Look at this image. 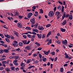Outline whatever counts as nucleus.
<instances>
[{
    "label": "nucleus",
    "mask_w": 73,
    "mask_h": 73,
    "mask_svg": "<svg viewBox=\"0 0 73 73\" xmlns=\"http://www.w3.org/2000/svg\"><path fill=\"white\" fill-rule=\"evenodd\" d=\"M37 54H34L33 55V57H36V56H37Z\"/></svg>",
    "instance_id": "obj_62"
},
{
    "label": "nucleus",
    "mask_w": 73,
    "mask_h": 73,
    "mask_svg": "<svg viewBox=\"0 0 73 73\" xmlns=\"http://www.w3.org/2000/svg\"><path fill=\"white\" fill-rule=\"evenodd\" d=\"M27 36H28V37H29V38H31V36L29 34H28Z\"/></svg>",
    "instance_id": "obj_50"
},
{
    "label": "nucleus",
    "mask_w": 73,
    "mask_h": 73,
    "mask_svg": "<svg viewBox=\"0 0 73 73\" xmlns=\"http://www.w3.org/2000/svg\"><path fill=\"white\" fill-rule=\"evenodd\" d=\"M69 14H67L66 15H65V18H68V17H69Z\"/></svg>",
    "instance_id": "obj_43"
},
{
    "label": "nucleus",
    "mask_w": 73,
    "mask_h": 73,
    "mask_svg": "<svg viewBox=\"0 0 73 73\" xmlns=\"http://www.w3.org/2000/svg\"><path fill=\"white\" fill-rule=\"evenodd\" d=\"M50 52V50H49L48 52L46 51H44V52L46 55H48L49 53V52Z\"/></svg>",
    "instance_id": "obj_12"
},
{
    "label": "nucleus",
    "mask_w": 73,
    "mask_h": 73,
    "mask_svg": "<svg viewBox=\"0 0 73 73\" xmlns=\"http://www.w3.org/2000/svg\"><path fill=\"white\" fill-rule=\"evenodd\" d=\"M49 43H50V44H52V39H50L49 41Z\"/></svg>",
    "instance_id": "obj_55"
},
{
    "label": "nucleus",
    "mask_w": 73,
    "mask_h": 73,
    "mask_svg": "<svg viewBox=\"0 0 73 73\" xmlns=\"http://www.w3.org/2000/svg\"><path fill=\"white\" fill-rule=\"evenodd\" d=\"M23 42L24 44H27V40H23Z\"/></svg>",
    "instance_id": "obj_26"
},
{
    "label": "nucleus",
    "mask_w": 73,
    "mask_h": 73,
    "mask_svg": "<svg viewBox=\"0 0 73 73\" xmlns=\"http://www.w3.org/2000/svg\"><path fill=\"white\" fill-rule=\"evenodd\" d=\"M19 17L20 19H22V18H23V16H19Z\"/></svg>",
    "instance_id": "obj_42"
},
{
    "label": "nucleus",
    "mask_w": 73,
    "mask_h": 73,
    "mask_svg": "<svg viewBox=\"0 0 73 73\" xmlns=\"http://www.w3.org/2000/svg\"><path fill=\"white\" fill-rule=\"evenodd\" d=\"M18 42H17V41L16 40L14 41L12 43V45L15 47H16V46H17V45H18V43H17Z\"/></svg>",
    "instance_id": "obj_2"
},
{
    "label": "nucleus",
    "mask_w": 73,
    "mask_h": 73,
    "mask_svg": "<svg viewBox=\"0 0 73 73\" xmlns=\"http://www.w3.org/2000/svg\"><path fill=\"white\" fill-rule=\"evenodd\" d=\"M39 30L43 31L44 29V28L42 26H38V27Z\"/></svg>",
    "instance_id": "obj_3"
},
{
    "label": "nucleus",
    "mask_w": 73,
    "mask_h": 73,
    "mask_svg": "<svg viewBox=\"0 0 73 73\" xmlns=\"http://www.w3.org/2000/svg\"><path fill=\"white\" fill-rule=\"evenodd\" d=\"M64 71V69L63 68H60V71L61 72H62Z\"/></svg>",
    "instance_id": "obj_35"
},
{
    "label": "nucleus",
    "mask_w": 73,
    "mask_h": 73,
    "mask_svg": "<svg viewBox=\"0 0 73 73\" xmlns=\"http://www.w3.org/2000/svg\"><path fill=\"white\" fill-rule=\"evenodd\" d=\"M19 46H21L23 45V43L22 42H20L19 43Z\"/></svg>",
    "instance_id": "obj_24"
},
{
    "label": "nucleus",
    "mask_w": 73,
    "mask_h": 73,
    "mask_svg": "<svg viewBox=\"0 0 73 73\" xmlns=\"http://www.w3.org/2000/svg\"><path fill=\"white\" fill-rule=\"evenodd\" d=\"M3 51L5 53H8V52H9L8 50L7 49H4V50Z\"/></svg>",
    "instance_id": "obj_23"
},
{
    "label": "nucleus",
    "mask_w": 73,
    "mask_h": 73,
    "mask_svg": "<svg viewBox=\"0 0 73 73\" xmlns=\"http://www.w3.org/2000/svg\"><path fill=\"white\" fill-rule=\"evenodd\" d=\"M46 35L45 34H43L42 35V38H45Z\"/></svg>",
    "instance_id": "obj_44"
},
{
    "label": "nucleus",
    "mask_w": 73,
    "mask_h": 73,
    "mask_svg": "<svg viewBox=\"0 0 73 73\" xmlns=\"http://www.w3.org/2000/svg\"><path fill=\"white\" fill-rule=\"evenodd\" d=\"M61 9V7L60 5L59 6L57 7V9Z\"/></svg>",
    "instance_id": "obj_36"
},
{
    "label": "nucleus",
    "mask_w": 73,
    "mask_h": 73,
    "mask_svg": "<svg viewBox=\"0 0 73 73\" xmlns=\"http://www.w3.org/2000/svg\"><path fill=\"white\" fill-rule=\"evenodd\" d=\"M11 69L12 70H15V67H11Z\"/></svg>",
    "instance_id": "obj_37"
},
{
    "label": "nucleus",
    "mask_w": 73,
    "mask_h": 73,
    "mask_svg": "<svg viewBox=\"0 0 73 73\" xmlns=\"http://www.w3.org/2000/svg\"><path fill=\"white\" fill-rule=\"evenodd\" d=\"M4 69L3 67H1L0 68V70H4Z\"/></svg>",
    "instance_id": "obj_51"
},
{
    "label": "nucleus",
    "mask_w": 73,
    "mask_h": 73,
    "mask_svg": "<svg viewBox=\"0 0 73 73\" xmlns=\"http://www.w3.org/2000/svg\"><path fill=\"white\" fill-rule=\"evenodd\" d=\"M17 60H15L13 61V63H17Z\"/></svg>",
    "instance_id": "obj_52"
},
{
    "label": "nucleus",
    "mask_w": 73,
    "mask_h": 73,
    "mask_svg": "<svg viewBox=\"0 0 73 73\" xmlns=\"http://www.w3.org/2000/svg\"><path fill=\"white\" fill-rule=\"evenodd\" d=\"M46 58H44L42 59V60L43 61H44V62L46 61Z\"/></svg>",
    "instance_id": "obj_32"
},
{
    "label": "nucleus",
    "mask_w": 73,
    "mask_h": 73,
    "mask_svg": "<svg viewBox=\"0 0 73 73\" xmlns=\"http://www.w3.org/2000/svg\"><path fill=\"white\" fill-rule=\"evenodd\" d=\"M3 64H6V63H7V62H6V61H3L2 62Z\"/></svg>",
    "instance_id": "obj_29"
},
{
    "label": "nucleus",
    "mask_w": 73,
    "mask_h": 73,
    "mask_svg": "<svg viewBox=\"0 0 73 73\" xmlns=\"http://www.w3.org/2000/svg\"><path fill=\"white\" fill-rule=\"evenodd\" d=\"M30 21L32 24H35V18H33L30 20Z\"/></svg>",
    "instance_id": "obj_5"
},
{
    "label": "nucleus",
    "mask_w": 73,
    "mask_h": 73,
    "mask_svg": "<svg viewBox=\"0 0 73 73\" xmlns=\"http://www.w3.org/2000/svg\"><path fill=\"white\" fill-rule=\"evenodd\" d=\"M25 49L26 50H31V47L29 46H27L25 47Z\"/></svg>",
    "instance_id": "obj_7"
},
{
    "label": "nucleus",
    "mask_w": 73,
    "mask_h": 73,
    "mask_svg": "<svg viewBox=\"0 0 73 73\" xmlns=\"http://www.w3.org/2000/svg\"><path fill=\"white\" fill-rule=\"evenodd\" d=\"M66 23V20H65L63 21V23H62V25L63 26L64 25H65Z\"/></svg>",
    "instance_id": "obj_8"
},
{
    "label": "nucleus",
    "mask_w": 73,
    "mask_h": 73,
    "mask_svg": "<svg viewBox=\"0 0 73 73\" xmlns=\"http://www.w3.org/2000/svg\"><path fill=\"white\" fill-rule=\"evenodd\" d=\"M33 32H37V33H38V32L37 29H33Z\"/></svg>",
    "instance_id": "obj_17"
},
{
    "label": "nucleus",
    "mask_w": 73,
    "mask_h": 73,
    "mask_svg": "<svg viewBox=\"0 0 73 73\" xmlns=\"http://www.w3.org/2000/svg\"><path fill=\"white\" fill-rule=\"evenodd\" d=\"M33 15V13H30L28 14V15H27V17L29 19L31 18V17L32 15Z\"/></svg>",
    "instance_id": "obj_4"
},
{
    "label": "nucleus",
    "mask_w": 73,
    "mask_h": 73,
    "mask_svg": "<svg viewBox=\"0 0 73 73\" xmlns=\"http://www.w3.org/2000/svg\"><path fill=\"white\" fill-rule=\"evenodd\" d=\"M51 54L52 55H55V52H51Z\"/></svg>",
    "instance_id": "obj_41"
},
{
    "label": "nucleus",
    "mask_w": 73,
    "mask_h": 73,
    "mask_svg": "<svg viewBox=\"0 0 73 73\" xmlns=\"http://www.w3.org/2000/svg\"><path fill=\"white\" fill-rule=\"evenodd\" d=\"M23 37L24 38H27V36L25 35H23Z\"/></svg>",
    "instance_id": "obj_40"
},
{
    "label": "nucleus",
    "mask_w": 73,
    "mask_h": 73,
    "mask_svg": "<svg viewBox=\"0 0 73 73\" xmlns=\"http://www.w3.org/2000/svg\"><path fill=\"white\" fill-rule=\"evenodd\" d=\"M58 3H59V4H60L61 5L62 4V3L60 1H58Z\"/></svg>",
    "instance_id": "obj_61"
},
{
    "label": "nucleus",
    "mask_w": 73,
    "mask_h": 73,
    "mask_svg": "<svg viewBox=\"0 0 73 73\" xmlns=\"http://www.w3.org/2000/svg\"><path fill=\"white\" fill-rule=\"evenodd\" d=\"M11 39H14L15 38L14 37V36H13L11 35Z\"/></svg>",
    "instance_id": "obj_47"
},
{
    "label": "nucleus",
    "mask_w": 73,
    "mask_h": 73,
    "mask_svg": "<svg viewBox=\"0 0 73 73\" xmlns=\"http://www.w3.org/2000/svg\"><path fill=\"white\" fill-rule=\"evenodd\" d=\"M5 60V58H2L1 59V61H3V60Z\"/></svg>",
    "instance_id": "obj_54"
},
{
    "label": "nucleus",
    "mask_w": 73,
    "mask_h": 73,
    "mask_svg": "<svg viewBox=\"0 0 73 73\" xmlns=\"http://www.w3.org/2000/svg\"><path fill=\"white\" fill-rule=\"evenodd\" d=\"M37 36H38V38H41V37H42V35L41 34H37Z\"/></svg>",
    "instance_id": "obj_13"
},
{
    "label": "nucleus",
    "mask_w": 73,
    "mask_h": 73,
    "mask_svg": "<svg viewBox=\"0 0 73 73\" xmlns=\"http://www.w3.org/2000/svg\"><path fill=\"white\" fill-rule=\"evenodd\" d=\"M25 29H26L27 30H28V31H31L32 29L31 28L29 27H26L25 28Z\"/></svg>",
    "instance_id": "obj_11"
},
{
    "label": "nucleus",
    "mask_w": 73,
    "mask_h": 73,
    "mask_svg": "<svg viewBox=\"0 0 73 73\" xmlns=\"http://www.w3.org/2000/svg\"><path fill=\"white\" fill-rule=\"evenodd\" d=\"M25 64L23 63H21V66H22V67H23V68H24L25 67Z\"/></svg>",
    "instance_id": "obj_16"
},
{
    "label": "nucleus",
    "mask_w": 73,
    "mask_h": 73,
    "mask_svg": "<svg viewBox=\"0 0 73 73\" xmlns=\"http://www.w3.org/2000/svg\"><path fill=\"white\" fill-rule=\"evenodd\" d=\"M62 43L64 45H66L68 44V42H67V40H64L62 41Z\"/></svg>",
    "instance_id": "obj_6"
},
{
    "label": "nucleus",
    "mask_w": 73,
    "mask_h": 73,
    "mask_svg": "<svg viewBox=\"0 0 73 73\" xmlns=\"http://www.w3.org/2000/svg\"><path fill=\"white\" fill-rule=\"evenodd\" d=\"M33 9H36V6H34L33 7Z\"/></svg>",
    "instance_id": "obj_59"
},
{
    "label": "nucleus",
    "mask_w": 73,
    "mask_h": 73,
    "mask_svg": "<svg viewBox=\"0 0 73 73\" xmlns=\"http://www.w3.org/2000/svg\"><path fill=\"white\" fill-rule=\"evenodd\" d=\"M18 25V27L19 28H21L22 27V25H21V24L20 23H18L17 24Z\"/></svg>",
    "instance_id": "obj_14"
},
{
    "label": "nucleus",
    "mask_w": 73,
    "mask_h": 73,
    "mask_svg": "<svg viewBox=\"0 0 73 73\" xmlns=\"http://www.w3.org/2000/svg\"><path fill=\"white\" fill-rule=\"evenodd\" d=\"M51 33H52V32L51 31H49L46 37H49V36L51 35Z\"/></svg>",
    "instance_id": "obj_15"
},
{
    "label": "nucleus",
    "mask_w": 73,
    "mask_h": 73,
    "mask_svg": "<svg viewBox=\"0 0 73 73\" xmlns=\"http://www.w3.org/2000/svg\"><path fill=\"white\" fill-rule=\"evenodd\" d=\"M34 67H35V66L31 65L28 68V69H31V68H34Z\"/></svg>",
    "instance_id": "obj_33"
},
{
    "label": "nucleus",
    "mask_w": 73,
    "mask_h": 73,
    "mask_svg": "<svg viewBox=\"0 0 73 73\" xmlns=\"http://www.w3.org/2000/svg\"><path fill=\"white\" fill-rule=\"evenodd\" d=\"M6 41H7V42H9V39H8L7 38H6L5 39Z\"/></svg>",
    "instance_id": "obj_38"
},
{
    "label": "nucleus",
    "mask_w": 73,
    "mask_h": 73,
    "mask_svg": "<svg viewBox=\"0 0 73 73\" xmlns=\"http://www.w3.org/2000/svg\"><path fill=\"white\" fill-rule=\"evenodd\" d=\"M39 56L40 58H41V57H42V55L41 54H39Z\"/></svg>",
    "instance_id": "obj_39"
},
{
    "label": "nucleus",
    "mask_w": 73,
    "mask_h": 73,
    "mask_svg": "<svg viewBox=\"0 0 73 73\" xmlns=\"http://www.w3.org/2000/svg\"><path fill=\"white\" fill-rule=\"evenodd\" d=\"M41 49H42V48H41V47H39L37 49L38 50H41Z\"/></svg>",
    "instance_id": "obj_45"
},
{
    "label": "nucleus",
    "mask_w": 73,
    "mask_h": 73,
    "mask_svg": "<svg viewBox=\"0 0 73 73\" xmlns=\"http://www.w3.org/2000/svg\"><path fill=\"white\" fill-rule=\"evenodd\" d=\"M69 17L70 20H72L73 19V16H72V15H70L69 16Z\"/></svg>",
    "instance_id": "obj_22"
},
{
    "label": "nucleus",
    "mask_w": 73,
    "mask_h": 73,
    "mask_svg": "<svg viewBox=\"0 0 73 73\" xmlns=\"http://www.w3.org/2000/svg\"><path fill=\"white\" fill-rule=\"evenodd\" d=\"M31 61H32V59H28L27 61V64H29V63H30V62H31Z\"/></svg>",
    "instance_id": "obj_19"
},
{
    "label": "nucleus",
    "mask_w": 73,
    "mask_h": 73,
    "mask_svg": "<svg viewBox=\"0 0 73 73\" xmlns=\"http://www.w3.org/2000/svg\"><path fill=\"white\" fill-rule=\"evenodd\" d=\"M3 46H4V47H7V44H3Z\"/></svg>",
    "instance_id": "obj_64"
},
{
    "label": "nucleus",
    "mask_w": 73,
    "mask_h": 73,
    "mask_svg": "<svg viewBox=\"0 0 73 73\" xmlns=\"http://www.w3.org/2000/svg\"><path fill=\"white\" fill-rule=\"evenodd\" d=\"M50 25H51L50 24H48L46 25V27L47 28H48L49 27H50Z\"/></svg>",
    "instance_id": "obj_30"
},
{
    "label": "nucleus",
    "mask_w": 73,
    "mask_h": 73,
    "mask_svg": "<svg viewBox=\"0 0 73 73\" xmlns=\"http://www.w3.org/2000/svg\"><path fill=\"white\" fill-rule=\"evenodd\" d=\"M63 66H64V67L67 66H68V64H65Z\"/></svg>",
    "instance_id": "obj_56"
},
{
    "label": "nucleus",
    "mask_w": 73,
    "mask_h": 73,
    "mask_svg": "<svg viewBox=\"0 0 73 73\" xmlns=\"http://www.w3.org/2000/svg\"><path fill=\"white\" fill-rule=\"evenodd\" d=\"M35 16H38V12L37 11H36L35 12V14H34Z\"/></svg>",
    "instance_id": "obj_25"
},
{
    "label": "nucleus",
    "mask_w": 73,
    "mask_h": 73,
    "mask_svg": "<svg viewBox=\"0 0 73 73\" xmlns=\"http://www.w3.org/2000/svg\"><path fill=\"white\" fill-rule=\"evenodd\" d=\"M54 15V13L53 11H50L48 13V16L52 17Z\"/></svg>",
    "instance_id": "obj_1"
},
{
    "label": "nucleus",
    "mask_w": 73,
    "mask_h": 73,
    "mask_svg": "<svg viewBox=\"0 0 73 73\" xmlns=\"http://www.w3.org/2000/svg\"><path fill=\"white\" fill-rule=\"evenodd\" d=\"M60 30L62 32H65V31H66L65 29H63V28H60Z\"/></svg>",
    "instance_id": "obj_18"
},
{
    "label": "nucleus",
    "mask_w": 73,
    "mask_h": 73,
    "mask_svg": "<svg viewBox=\"0 0 73 73\" xmlns=\"http://www.w3.org/2000/svg\"><path fill=\"white\" fill-rule=\"evenodd\" d=\"M35 44H36L37 46H39L41 45H40V43L37 42H35Z\"/></svg>",
    "instance_id": "obj_21"
},
{
    "label": "nucleus",
    "mask_w": 73,
    "mask_h": 73,
    "mask_svg": "<svg viewBox=\"0 0 73 73\" xmlns=\"http://www.w3.org/2000/svg\"><path fill=\"white\" fill-rule=\"evenodd\" d=\"M14 58H15V60H17V59H18V58H19V56H14Z\"/></svg>",
    "instance_id": "obj_34"
},
{
    "label": "nucleus",
    "mask_w": 73,
    "mask_h": 73,
    "mask_svg": "<svg viewBox=\"0 0 73 73\" xmlns=\"http://www.w3.org/2000/svg\"><path fill=\"white\" fill-rule=\"evenodd\" d=\"M64 55L65 56V58H67V59L69 58V57L68 56V55L67 54V53H65L64 54Z\"/></svg>",
    "instance_id": "obj_9"
},
{
    "label": "nucleus",
    "mask_w": 73,
    "mask_h": 73,
    "mask_svg": "<svg viewBox=\"0 0 73 73\" xmlns=\"http://www.w3.org/2000/svg\"><path fill=\"white\" fill-rule=\"evenodd\" d=\"M32 34L33 35H36V33L34 32H33L32 33Z\"/></svg>",
    "instance_id": "obj_60"
},
{
    "label": "nucleus",
    "mask_w": 73,
    "mask_h": 73,
    "mask_svg": "<svg viewBox=\"0 0 73 73\" xmlns=\"http://www.w3.org/2000/svg\"><path fill=\"white\" fill-rule=\"evenodd\" d=\"M0 42L1 44H4V42L3 40H1L0 41Z\"/></svg>",
    "instance_id": "obj_48"
},
{
    "label": "nucleus",
    "mask_w": 73,
    "mask_h": 73,
    "mask_svg": "<svg viewBox=\"0 0 73 73\" xmlns=\"http://www.w3.org/2000/svg\"><path fill=\"white\" fill-rule=\"evenodd\" d=\"M38 26V25H37V24H36L35 27H34L35 28H37Z\"/></svg>",
    "instance_id": "obj_58"
},
{
    "label": "nucleus",
    "mask_w": 73,
    "mask_h": 73,
    "mask_svg": "<svg viewBox=\"0 0 73 73\" xmlns=\"http://www.w3.org/2000/svg\"><path fill=\"white\" fill-rule=\"evenodd\" d=\"M3 52L4 51H3V49H1L0 50V53L1 54H2V53H3Z\"/></svg>",
    "instance_id": "obj_31"
},
{
    "label": "nucleus",
    "mask_w": 73,
    "mask_h": 73,
    "mask_svg": "<svg viewBox=\"0 0 73 73\" xmlns=\"http://www.w3.org/2000/svg\"><path fill=\"white\" fill-rule=\"evenodd\" d=\"M5 37H6L7 38H9L11 37V36H10V35H6L5 34Z\"/></svg>",
    "instance_id": "obj_20"
},
{
    "label": "nucleus",
    "mask_w": 73,
    "mask_h": 73,
    "mask_svg": "<svg viewBox=\"0 0 73 73\" xmlns=\"http://www.w3.org/2000/svg\"><path fill=\"white\" fill-rule=\"evenodd\" d=\"M38 62V61L37 60L35 61L34 62V63L35 64H37Z\"/></svg>",
    "instance_id": "obj_46"
},
{
    "label": "nucleus",
    "mask_w": 73,
    "mask_h": 73,
    "mask_svg": "<svg viewBox=\"0 0 73 73\" xmlns=\"http://www.w3.org/2000/svg\"><path fill=\"white\" fill-rule=\"evenodd\" d=\"M13 33L17 37H18V36H19V35H18V33H17V32L16 31H13Z\"/></svg>",
    "instance_id": "obj_10"
},
{
    "label": "nucleus",
    "mask_w": 73,
    "mask_h": 73,
    "mask_svg": "<svg viewBox=\"0 0 73 73\" xmlns=\"http://www.w3.org/2000/svg\"><path fill=\"white\" fill-rule=\"evenodd\" d=\"M31 42V41L30 40H28L27 41V44H29V42Z\"/></svg>",
    "instance_id": "obj_57"
},
{
    "label": "nucleus",
    "mask_w": 73,
    "mask_h": 73,
    "mask_svg": "<svg viewBox=\"0 0 73 73\" xmlns=\"http://www.w3.org/2000/svg\"><path fill=\"white\" fill-rule=\"evenodd\" d=\"M66 12H64V13H63V16H66Z\"/></svg>",
    "instance_id": "obj_63"
},
{
    "label": "nucleus",
    "mask_w": 73,
    "mask_h": 73,
    "mask_svg": "<svg viewBox=\"0 0 73 73\" xmlns=\"http://www.w3.org/2000/svg\"><path fill=\"white\" fill-rule=\"evenodd\" d=\"M9 58L11 59H13V58H15V56H11L9 57Z\"/></svg>",
    "instance_id": "obj_27"
},
{
    "label": "nucleus",
    "mask_w": 73,
    "mask_h": 73,
    "mask_svg": "<svg viewBox=\"0 0 73 73\" xmlns=\"http://www.w3.org/2000/svg\"><path fill=\"white\" fill-rule=\"evenodd\" d=\"M56 43L57 42L58 44H60L61 43V41H60V40H58L57 41H56Z\"/></svg>",
    "instance_id": "obj_28"
},
{
    "label": "nucleus",
    "mask_w": 73,
    "mask_h": 73,
    "mask_svg": "<svg viewBox=\"0 0 73 73\" xmlns=\"http://www.w3.org/2000/svg\"><path fill=\"white\" fill-rule=\"evenodd\" d=\"M6 70H7V71H10V70H9V68H6Z\"/></svg>",
    "instance_id": "obj_53"
},
{
    "label": "nucleus",
    "mask_w": 73,
    "mask_h": 73,
    "mask_svg": "<svg viewBox=\"0 0 73 73\" xmlns=\"http://www.w3.org/2000/svg\"><path fill=\"white\" fill-rule=\"evenodd\" d=\"M40 12L41 13H43V10L42 9L40 10Z\"/></svg>",
    "instance_id": "obj_49"
}]
</instances>
